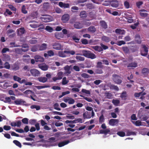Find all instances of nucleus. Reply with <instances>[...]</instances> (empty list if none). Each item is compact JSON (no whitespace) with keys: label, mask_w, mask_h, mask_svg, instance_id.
<instances>
[{"label":"nucleus","mask_w":149,"mask_h":149,"mask_svg":"<svg viewBox=\"0 0 149 149\" xmlns=\"http://www.w3.org/2000/svg\"><path fill=\"white\" fill-rule=\"evenodd\" d=\"M92 48L95 50V51L98 52H100L102 51V49H103L101 47L98 45L92 47Z\"/></svg>","instance_id":"22"},{"label":"nucleus","mask_w":149,"mask_h":149,"mask_svg":"<svg viewBox=\"0 0 149 149\" xmlns=\"http://www.w3.org/2000/svg\"><path fill=\"white\" fill-rule=\"evenodd\" d=\"M49 87V86L47 85L36 86V88L37 89H41L45 88H47Z\"/></svg>","instance_id":"60"},{"label":"nucleus","mask_w":149,"mask_h":149,"mask_svg":"<svg viewBox=\"0 0 149 149\" xmlns=\"http://www.w3.org/2000/svg\"><path fill=\"white\" fill-rule=\"evenodd\" d=\"M82 54L84 57L90 58L91 59H94L96 58V56L94 54L91 53L89 51H86L85 50H82Z\"/></svg>","instance_id":"1"},{"label":"nucleus","mask_w":149,"mask_h":149,"mask_svg":"<svg viewBox=\"0 0 149 149\" xmlns=\"http://www.w3.org/2000/svg\"><path fill=\"white\" fill-rule=\"evenodd\" d=\"M47 54L49 56L51 57L54 55V53L52 50H49L47 51Z\"/></svg>","instance_id":"61"},{"label":"nucleus","mask_w":149,"mask_h":149,"mask_svg":"<svg viewBox=\"0 0 149 149\" xmlns=\"http://www.w3.org/2000/svg\"><path fill=\"white\" fill-rule=\"evenodd\" d=\"M13 142L14 143V144H15V145H16L17 146L21 148V147H22V146L21 145V144L17 140H14L13 141Z\"/></svg>","instance_id":"33"},{"label":"nucleus","mask_w":149,"mask_h":149,"mask_svg":"<svg viewBox=\"0 0 149 149\" xmlns=\"http://www.w3.org/2000/svg\"><path fill=\"white\" fill-rule=\"evenodd\" d=\"M112 103L113 104V105L117 106L119 104V100H115L113 99L112 100Z\"/></svg>","instance_id":"39"},{"label":"nucleus","mask_w":149,"mask_h":149,"mask_svg":"<svg viewBox=\"0 0 149 149\" xmlns=\"http://www.w3.org/2000/svg\"><path fill=\"white\" fill-rule=\"evenodd\" d=\"M37 42V40L34 39H32L29 40V43L31 44H35Z\"/></svg>","instance_id":"63"},{"label":"nucleus","mask_w":149,"mask_h":149,"mask_svg":"<svg viewBox=\"0 0 149 149\" xmlns=\"http://www.w3.org/2000/svg\"><path fill=\"white\" fill-rule=\"evenodd\" d=\"M70 68H71V65H66V66L64 67V69L65 70V72H64L65 74L68 75V74H71V71L70 70Z\"/></svg>","instance_id":"10"},{"label":"nucleus","mask_w":149,"mask_h":149,"mask_svg":"<svg viewBox=\"0 0 149 149\" xmlns=\"http://www.w3.org/2000/svg\"><path fill=\"white\" fill-rule=\"evenodd\" d=\"M38 80L39 81L41 82L45 83L47 81V78L45 77H40L38 78Z\"/></svg>","instance_id":"31"},{"label":"nucleus","mask_w":149,"mask_h":149,"mask_svg":"<svg viewBox=\"0 0 149 149\" xmlns=\"http://www.w3.org/2000/svg\"><path fill=\"white\" fill-rule=\"evenodd\" d=\"M113 80L115 83L120 84L122 83L121 77L116 74L113 75Z\"/></svg>","instance_id":"4"},{"label":"nucleus","mask_w":149,"mask_h":149,"mask_svg":"<svg viewBox=\"0 0 149 149\" xmlns=\"http://www.w3.org/2000/svg\"><path fill=\"white\" fill-rule=\"evenodd\" d=\"M80 97H83L84 98V99L85 100L89 102H91L92 101H93V100H92V99L91 98H88L86 97H85L84 96L82 95H80Z\"/></svg>","instance_id":"42"},{"label":"nucleus","mask_w":149,"mask_h":149,"mask_svg":"<svg viewBox=\"0 0 149 149\" xmlns=\"http://www.w3.org/2000/svg\"><path fill=\"white\" fill-rule=\"evenodd\" d=\"M76 59L79 61H83L84 60V58L82 56H76Z\"/></svg>","instance_id":"46"},{"label":"nucleus","mask_w":149,"mask_h":149,"mask_svg":"<svg viewBox=\"0 0 149 149\" xmlns=\"http://www.w3.org/2000/svg\"><path fill=\"white\" fill-rule=\"evenodd\" d=\"M135 41L138 44H140L141 42V40L140 38V36L138 34H136L135 35Z\"/></svg>","instance_id":"17"},{"label":"nucleus","mask_w":149,"mask_h":149,"mask_svg":"<svg viewBox=\"0 0 149 149\" xmlns=\"http://www.w3.org/2000/svg\"><path fill=\"white\" fill-rule=\"evenodd\" d=\"M11 68H12V69L14 71H16L19 70V63L17 62L14 63V64L12 65Z\"/></svg>","instance_id":"13"},{"label":"nucleus","mask_w":149,"mask_h":149,"mask_svg":"<svg viewBox=\"0 0 149 149\" xmlns=\"http://www.w3.org/2000/svg\"><path fill=\"white\" fill-rule=\"evenodd\" d=\"M80 16L82 18H85L86 17V13L85 11L81 12L80 13Z\"/></svg>","instance_id":"40"},{"label":"nucleus","mask_w":149,"mask_h":149,"mask_svg":"<svg viewBox=\"0 0 149 149\" xmlns=\"http://www.w3.org/2000/svg\"><path fill=\"white\" fill-rule=\"evenodd\" d=\"M88 112H85L83 113V118L84 119H90L91 117H92L91 116L90 114H88Z\"/></svg>","instance_id":"26"},{"label":"nucleus","mask_w":149,"mask_h":149,"mask_svg":"<svg viewBox=\"0 0 149 149\" xmlns=\"http://www.w3.org/2000/svg\"><path fill=\"white\" fill-rule=\"evenodd\" d=\"M45 30L46 31L51 33L53 31V29L51 26H47L45 27Z\"/></svg>","instance_id":"43"},{"label":"nucleus","mask_w":149,"mask_h":149,"mask_svg":"<svg viewBox=\"0 0 149 149\" xmlns=\"http://www.w3.org/2000/svg\"><path fill=\"white\" fill-rule=\"evenodd\" d=\"M65 53L63 51H59L58 52V56L64 58L66 56Z\"/></svg>","instance_id":"38"},{"label":"nucleus","mask_w":149,"mask_h":149,"mask_svg":"<svg viewBox=\"0 0 149 149\" xmlns=\"http://www.w3.org/2000/svg\"><path fill=\"white\" fill-rule=\"evenodd\" d=\"M117 135L121 137H123L125 136V133L123 131H119L117 132Z\"/></svg>","instance_id":"56"},{"label":"nucleus","mask_w":149,"mask_h":149,"mask_svg":"<svg viewBox=\"0 0 149 149\" xmlns=\"http://www.w3.org/2000/svg\"><path fill=\"white\" fill-rule=\"evenodd\" d=\"M137 66V64L134 62H132L131 63H129L127 67L131 68H134L136 67Z\"/></svg>","instance_id":"32"},{"label":"nucleus","mask_w":149,"mask_h":149,"mask_svg":"<svg viewBox=\"0 0 149 149\" xmlns=\"http://www.w3.org/2000/svg\"><path fill=\"white\" fill-rule=\"evenodd\" d=\"M30 108H31V109H36L37 111L39 110L40 108V106L35 105L31 106V107H30Z\"/></svg>","instance_id":"53"},{"label":"nucleus","mask_w":149,"mask_h":149,"mask_svg":"<svg viewBox=\"0 0 149 149\" xmlns=\"http://www.w3.org/2000/svg\"><path fill=\"white\" fill-rule=\"evenodd\" d=\"M132 123L135 124V125L137 126H140L141 125V122L139 120H138L136 122L132 121Z\"/></svg>","instance_id":"48"},{"label":"nucleus","mask_w":149,"mask_h":149,"mask_svg":"<svg viewBox=\"0 0 149 149\" xmlns=\"http://www.w3.org/2000/svg\"><path fill=\"white\" fill-rule=\"evenodd\" d=\"M41 16H42L40 17V18L42 21L45 22H47L52 21V17L51 15L45 14L42 15Z\"/></svg>","instance_id":"2"},{"label":"nucleus","mask_w":149,"mask_h":149,"mask_svg":"<svg viewBox=\"0 0 149 149\" xmlns=\"http://www.w3.org/2000/svg\"><path fill=\"white\" fill-rule=\"evenodd\" d=\"M30 73L32 76L34 77H39L40 75V72L35 69L30 70Z\"/></svg>","instance_id":"6"},{"label":"nucleus","mask_w":149,"mask_h":149,"mask_svg":"<svg viewBox=\"0 0 149 149\" xmlns=\"http://www.w3.org/2000/svg\"><path fill=\"white\" fill-rule=\"evenodd\" d=\"M149 73V70L148 68H143L142 70V73L144 75H146L148 74Z\"/></svg>","instance_id":"24"},{"label":"nucleus","mask_w":149,"mask_h":149,"mask_svg":"<svg viewBox=\"0 0 149 149\" xmlns=\"http://www.w3.org/2000/svg\"><path fill=\"white\" fill-rule=\"evenodd\" d=\"M63 52L67 54H70L71 55H73L75 54V52L73 51L65 50L63 51Z\"/></svg>","instance_id":"54"},{"label":"nucleus","mask_w":149,"mask_h":149,"mask_svg":"<svg viewBox=\"0 0 149 149\" xmlns=\"http://www.w3.org/2000/svg\"><path fill=\"white\" fill-rule=\"evenodd\" d=\"M3 68H6L7 70H9L10 68V65L8 63L6 62L4 63V66L2 65H0V69H2Z\"/></svg>","instance_id":"18"},{"label":"nucleus","mask_w":149,"mask_h":149,"mask_svg":"<svg viewBox=\"0 0 149 149\" xmlns=\"http://www.w3.org/2000/svg\"><path fill=\"white\" fill-rule=\"evenodd\" d=\"M38 45V48H39V51H43L46 49V47L47 45L46 44L43 43L41 45Z\"/></svg>","instance_id":"19"},{"label":"nucleus","mask_w":149,"mask_h":149,"mask_svg":"<svg viewBox=\"0 0 149 149\" xmlns=\"http://www.w3.org/2000/svg\"><path fill=\"white\" fill-rule=\"evenodd\" d=\"M110 88L111 89H114L116 91H118L119 90L117 86L113 85H110Z\"/></svg>","instance_id":"41"},{"label":"nucleus","mask_w":149,"mask_h":149,"mask_svg":"<svg viewBox=\"0 0 149 149\" xmlns=\"http://www.w3.org/2000/svg\"><path fill=\"white\" fill-rule=\"evenodd\" d=\"M53 49L55 50H60L61 49V45L58 42H55L52 44Z\"/></svg>","instance_id":"8"},{"label":"nucleus","mask_w":149,"mask_h":149,"mask_svg":"<svg viewBox=\"0 0 149 149\" xmlns=\"http://www.w3.org/2000/svg\"><path fill=\"white\" fill-rule=\"evenodd\" d=\"M126 92L125 91H123L121 95H120V97L123 100H126V97H127V95H126Z\"/></svg>","instance_id":"35"},{"label":"nucleus","mask_w":149,"mask_h":149,"mask_svg":"<svg viewBox=\"0 0 149 149\" xmlns=\"http://www.w3.org/2000/svg\"><path fill=\"white\" fill-rule=\"evenodd\" d=\"M34 58L36 62H42L44 61V58L40 56L36 55Z\"/></svg>","instance_id":"12"},{"label":"nucleus","mask_w":149,"mask_h":149,"mask_svg":"<svg viewBox=\"0 0 149 149\" xmlns=\"http://www.w3.org/2000/svg\"><path fill=\"white\" fill-rule=\"evenodd\" d=\"M39 50V48H38V45H35L32 47L31 48V51L32 52H35Z\"/></svg>","instance_id":"28"},{"label":"nucleus","mask_w":149,"mask_h":149,"mask_svg":"<svg viewBox=\"0 0 149 149\" xmlns=\"http://www.w3.org/2000/svg\"><path fill=\"white\" fill-rule=\"evenodd\" d=\"M74 27L76 29H81L83 27V26L79 23H76L74 24Z\"/></svg>","instance_id":"25"},{"label":"nucleus","mask_w":149,"mask_h":149,"mask_svg":"<svg viewBox=\"0 0 149 149\" xmlns=\"http://www.w3.org/2000/svg\"><path fill=\"white\" fill-rule=\"evenodd\" d=\"M17 31H18V34L20 35H21L24 33L25 30L24 28H20L17 29Z\"/></svg>","instance_id":"37"},{"label":"nucleus","mask_w":149,"mask_h":149,"mask_svg":"<svg viewBox=\"0 0 149 149\" xmlns=\"http://www.w3.org/2000/svg\"><path fill=\"white\" fill-rule=\"evenodd\" d=\"M102 40L106 42H109L110 41V39L108 37L103 36L102 37Z\"/></svg>","instance_id":"30"},{"label":"nucleus","mask_w":149,"mask_h":149,"mask_svg":"<svg viewBox=\"0 0 149 149\" xmlns=\"http://www.w3.org/2000/svg\"><path fill=\"white\" fill-rule=\"evenodd\" d=\"M110 4L114 8H117L118 6V1L117 0H111L110 1Z\"/></svg>","instance_id":"11"},{"label":"nucleus","mask_w":149,"mask_h":149,"mask_svg":"<svg viewBox=\"0 0 149 149\" xmlns=\"http://www.w3.org/2000/svg\"><path fill=\"white\" fill-rule=\"evenodd\" d=\"M148 48L145 45H142V49L141 50V55L143 56H146L148 55Z\"/></svg>","instance_id":"3"},{"label":"nucleus","mask_w":149,"mask_h":149,"mask_svg":"<svg viewBox=\"0 0 149 149\" xmlns=\"http://www.w3.org/2000/svg\"><path fill=\"white\" fill-rule=\"evenodd\" d=\"M24 94H26V95H29V94L33 95L34 92H33L31 90H26V91H24Z\"/></svg>","instance_id":"49"},{"label":"nucleus","mask_w":149,"mask_h":149,"mask_svg":"<svg viewBox=\"0 0 149 149\" xmlns=\"http://www.w3.org/2000/svg\"><path fill=\"white\" fill-rule=\"evenodd\" d=\"M49 8V3L48 2H46L43 3L42 8L45 11H46Z\"/></svg>","instance_id":"20"},{"label":"nucleus","mask_w":149,"mask_h":149,"mask_svg":"<svg viewBox=\"0 0 149 149\" xmlns=\"http://www.w3.org/2000/svg\"><path fill=\"white\" fill-rule=\"evenodd\" d=\"M66 78H65V77H64L63 78V80H62V85H65L68 83V81L66 80Z\"/></svg>","instance_id":"59"},{"label":"nucleus","mask_w":149,"mask_h":149,"mask_svg":"<svg viewBox=\"0 0 149 149\" xmlns=\"http://www.w3.org/2000/svg\"><path fill=\"white\" fill-rule=\"evenodd\" d=\"M38 67L42 70L46 71L47 70V65H38Z\"/></svg>","instance_id":"27"},{"label":"nucleus","mask_w":149,"mask_h":149,"mask_svg":"<svg viewBox=\"0 0 149 149\" xmlns=\"http://www.w3.org/2000/svg\"><path fill=\"white\" fill-rule=\"evenodd\" d=\"M6 100L4 101V102L5 103H8L9 104H11V99L9 97H7L5 98Z\"/></svg>","instance_id":"57"},{"label":"nucleus","mask_w":149,"mask_h":149,"mask_svg":"<svg viewBox=\"0 0 149 149\" xmlns=\"http://www.w3.org/2000/svg\"><path fill=\"white\" fill-rule=\"evenodd\" d=\"M55 37L56 38L60 39L62 37V33H55Z\"/></svg>","instance_id":"51"},{"label":"nucleus","mask_w":149,"mask_h":149,"mask_svg":"<svg viewBox=\"0 0 149 149\" xmlns=\"http://www.w3.org/2000/svg\"><path fill=\"white\" fill-rule=\"evenodd\" d=\"M21 125V122L20 121H16V122H13L10 123V125L12 127H20Z\"/></svg>","instance_id":"16"},{"label":"nucleus","mask_w":149,"mask_h":149,"mask_svg":"<svg viewBox=\"0 0 149 149\" xmlns=\"http://www.w3.org/2000/svg\"><path fill=\"white\" fill-rule=\"evenodd\" d=\"M115 33L119 34H124V31L119 29H115Z\"/></svg>","instance_id":"29"},{"label":"nucleus","mask_w":149,"mask_h":149,"mask_svg":"<svg viewBox=\"0 0 149 149\" xmlns=\"http://www.w3.org/2000/svg\"><path fill=\"white\" fill-rule=\"evenodd\" d=\"M28 50V49H24L23 48L22 49H18L16 48L15 49V52H16L17 54H22V52H26Z\"/></svg>","instance_id":"14"},{"label":"nucleus","mask_w":149,"mask_h":149,"mask_svg":"<svg viewBox=\"0 0 149 149\" xmlns=\"http://www.w3.org/2000/svg\"><path fill=\"white\" fill-rule=\"evenodd\" d=\"M100 25L102 29H105L107 28V25L106 22L103 20H101L100 22Z\"/></svg>","instance_id":"15"},{"label":"nucleus","mask_w":149,"mask_h":149,"mask_svg":"<svg viewBox=\"0 0 149 149\" xmlns=\"http://www.w3.org/2000/svg\"><path fill=\"white\" fill-rule=\"evenodd\" d=\"M94 72H95V73H94V74H100L102 73V70L100 69L97 68L95 70Z\"/></svg>","instance_id":"45"},{"label":"nucleus","mask_w":149,"mask_h":149,"mask_svg":"<svg viewBox=\"0 0 149 149\" xmlns=\"http://www.w3.org/2000/svg\"><path fill=\"white\" fill-rule=\"evenodd\" d=\"M74 141V138H73L71 139L70 140H65L59 143H58V147H61L68 144L69 143L73 142Z\"/></svg>","instance_id":"5"},{"label":"nucleus","mask_w":149,"mask_h":149,"mask_svg":"<svg viewBox=\"0 0 149 149\" xmlns=\"http://www.w3.org/2000/svg\"><path fill=\"white\" fill-rule=\"evenodd\" d=\"M78 123L76 121L74 120H67L65 121V123L66 124H75L76 123Z\"/></svg>","instance_id":"55"},{"label":"nucleus","mask_w":149,"mask_h":149,"mask_svg":"<svg viewBox=\"0 0 149 149\" xmlns=\"http://www.w3.org/2000/svg\"><path fill=\"white\" fill-rule=\"evenodd\" d=\"M119 122V121L118 119H110L109 121V125L111 126H114L118 124Z\"/></svg>","instance_id":"7"},{"label":"nucleus","mask_w":149,"mask_h":149,"mask_svg":"<svg viewBox=\"0 0 149 149\" xmlns=\"http://www.w3.org/2000/svg\"><path fill=\"white\" fill-rule=\"evenodd\" d=\"M139 47L138 46H132V48H131V51L132 52H134L137 51L138 50Z\"/></svg>","instance_id":"36"},{"label":"nucleus","mask_w":149,"mask_h":149,"mask_svg":"<svg viewBox=\"0 0 149 149\" xmlns=\"http://www.w3.org/2000/svg\"><path fill=\"white\" fill-rule=\"evenodd\" d=\"M13 80L15 81L19 82V81L21 80V79L16 75H14L13 76Z\"/></svg>","instance_id":"50"},{"label":"nucleus","mask_w":149,"mask_h":149,"mask_svg":"<svg viewBox=\"0 0 149 149\" xmlns=\"http://www.w3.org/2000/svg\"><path fill=\"white\" fill-rule=\"evenodd\" d=\"M70 19V15L68 14H65L61 17V21L65 23L67 22Z\"/></svg>","instance_id":"9"},{"label":"nucleus","mask_w":149,"mask_h":149,"mask_svg":"<svg viewBox=\"0 0 149 149\" xmlns=\"http://www.w3.org/2000/svg\"><path fill=\"white\" fill-rule=\"evenodd\" d=\"M59 106L58 104L57 103H56L54 104V105H53V107H54V109L56 110L60 111L61 110V109L58 107Z\"/></svg>","instance_id":"58"},{"label":"nucleus","mask_w":149,"mask_h":149,"mask_svg":"<svg viewBox=\"0 0 149 149\" xmlns=\"http://www.w3.org/2000/svg\"><path fill=\"white\" fill-rule=\"evenodd\" d=\"M22 123L25 124H27L28 123V119L26 118H24L22 120Z\"/></svg>","instance_id":"64"},{"label":"nucleus","mask_w":149,"mask_h":149,"mask_svg":"<svg viewBox=\"0 0 149 149\" xmlns=\"http://www.w3.org/2000/svg\"><path fill=\"white\" fill-rule=\"evenodd\" d=\"M41 24H41L40 25H39L36 24H30V26L31 27V28H33L34 29H35L36 28H38L39 27L41 26Z\"/></svg>","instance_id":"47"},{"label":"nucleus","mask_w":149,"mask_h":149,"mask_svg":"<svg viewBox=\"0 0 149 149\" xmlns=\"http://www.w3.org/2000/svg\"><path fill=\"white\" fill-rule=\"evenodd\" d=\"M123 52L127 54L129 53V49L127 47H123Z\"/></svg>","instance_id":"62"},{"label":"nucleus","mask_w":149,"mask_h":149,"mask_svg":"<svg viewBox=\"0 0 149 149\" xmlns=\"http://www.w3.org/2000/svg\"><path fill=\"white\" fill-rule=\"evenodd\" d=\"M8 7L11 10L14 12H16V8L13 6V5H8Z\"/></svg>","instance_id":"44"},{"label":"nucleus","mask_w":149,"mask_h":149,"mask_svg":"<svg viewBox=\"0 0 149 149\" xmlns=\"http://www.w3.org/2000/svg\"><path fill=\"white\" fill-rule=\"evenodd\" d=\"M110 132V130L109 129H106L105 130H100V134H104L106 135L108 134Z\"/></svg>","instance_id":"21"},{"label":"nucleus","mask_w":149,"mask_h":149,"mask_svg":"<svg viewBox=\"0 0 149 149\" xmlns=\"http://www.w3.org/2000/svg\"><path fill=\"white\" fill-rule=\"evenodd\" d=\"M104 115L103 114H102L99 118V123L100 124H101L104 122Z\"/></svg>","instance_id":"34"},{"label":"nucleus","mask_w":149,"mask_h":149,"mask_svg":"<svg viewBox=\"0 0 149 149\" xmlns=\"http://www.w3.org/2000/svg\"><path fill=\"white\" fill-rule=\"evenodd\" d=\"M87 31L90 33H94L96 31V28L94 26H91L87 29Z\"/></svg>","instance_id":"23"},{"label":"nucleus","mask_w":149,"mask_h":149,"mask_svg":"<svg viewBox=\"0 0 149 149\" xmlns=\"http://www.w3.org/2000/svg\"><path fill=\"white\" fill-rule=\"evenodd\" d=\"M105 94L106 97H107V98L108 99H111L112 98V96L113 95H112V94L111 93H106Z\"/></svg>","instance_id":"52"}]
</instances>
